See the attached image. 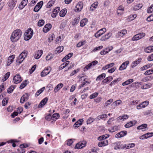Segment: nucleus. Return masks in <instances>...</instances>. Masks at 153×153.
<instances>
[{"mask_svg": "<svg viewBox=\"0 0 153 153\" xmlns=\"http://www.w3.org/2000/svg\"><path fill=\"white\" fill-rule=\"evenodd\" d=\"M22 32L19 29H16L13 31L11 35L10 39L12 42H17L20 39Z\"/></svg>", "mask_w": 153, "mask_h": 153, "instance_id": "f257e3e1", "label": "nucleus"}, {"mask_svg": "<svg viewBox=\"0 0 153 153\" xmlns=\"http://www.w3.org/2000/svg\"><path fill=\"white\" fill-rule=\"evenodd\" d=\"M33 35V30L29 28L25 31L24 34V39L25 40L28 41L32 37Z\"/></svg>", "mask_w": 153, "mask_h": 153, "instance_id": "f03ea898", "label": "nucleus"}, {"mask_svg": "<svg viewBox=\"0 0 153 153\" xmlns=\"http://www.w3.org/2000/svg\"><path fill=\"white\" fill-rule=\"evenodd\" d=\"M27 51H23L20 53L16 60V62L18 64H21L27 56Z\"/></svg>", "mask_w": 153, "mask_h": 153, "instance_id": "7ed1b4c3", "label": "nucleus"}, {"mask_svg": "<svg viewBox=\"0 0 153 153\" xmlns=\"http://www.w3.org/2000/svg\"><path fill=\"white\" fill-rule=\"evenodd\" d=\"M145 36V33H141L135 35L132 38V40L133 41L138 40Z\"/></svg>", "mask_w": 153, "mask_h": 153, "instance_id": "20e7f679", "label": "nucleus"}, {"mask_svg": "<svg viewBox=\"0 0 153 153\" xmlns=\"http://www.w3.org/2000/svg\"><path fill=\"white\" fill-rule=\"evenodd\" d=\"M51 70V68L50 66L45 68L41 73V76L42 77L45 76L50 73Z\"/></svg>", "mask_w": 153, "mask_h": 153, "instance_id": "39448f33", "label": "nucleus"}, {"mask_svg": "<svg viewBox=\"0 0 153 153\" xmlns=\"http://www.w3.org/2000/svg\"><path fill=\"white\" fill-rule=\"evenodd\" d=\"M106 31L105 28L101 29L95 33L94 36L96 38H98L102 35Z\"/></svg>", "mask_w": 153, "mask_h": 153, "instance_id": "423d86ee", "label": "nucleus"}, {"mask_svg": "<svg viewBox=\"0 0 153 153\" xmlns=\"http://www.w3.org/2000/svg\"><path fill=\"white\" fill-rule=\"evenodd\" d=\"M83 7V4L82 2H78L76 5L75 10L76 12H79L81 11Z\"/></svg>", "mask_w": 153, "mask_h": 153, "instance_id": "0eeeda50", "label": "nucleus"}, {"mask_svg": "<svg viewBox=\"0 0 153 153\" xmlns=\"http://www.w3.org/2000/svg\"><path fill=\"white\" fill-rule=\"evenodd\" d=\"M127 30L125 29L123 30L119 31L116 34V36L117 38L123 36L125 35L126 34Z\"/></svg>", "mask_w": 153, "mask_h": 153, "instance_id": "6e6552de", "label": "nucleus"}, {"mask_svg": "<svg viewBox=\"0 0 153 153\" xmlns=\"http://www.w3.org/2000/svg\"><path fill=\"white\" fill-rule=\"evenodd\" d=\"M30 95L28 93H25L21 97L20 102L21 103H23L25 101H27L29 99Z\"/></svg>", "mask_w": 153, "mask_h": 153, "instance_id": "1a4fd4ad", "label": "nucleus"}, {"mask_svg": "<svg viewBox=\"0 0 153 153\" xmlns=\"http://www.w3.org/2000/svg\"><path fill=\"white\" fill-rule=\"evenodd\" d=\"M13 80L15 84L20 83L22 81L21 77L19 74L16 75L13 77Z\"/></svg>", "mask_w": 153, "mask_h": 153, "instance_id": "9d476101", "label": "nucleus"}, {"mask_svg": "<svg viewBox=\"0 0 153 153\" xmlns=\"http://www.w3.org/2000/svg\"><path fill=\"white\" fill-rule=\"evenodd\" d=\"M43 3V2L42 1H40L38 3L34 9V11L35 12H38L42 7Z\"/></svg>", "mask_w": 153, "mask_h": 153, "instance_id": "9b49d317", "label": "nucleus"}, {"mask_svg": "<svg viewBox=\"0 0 153 153\" xmlns=\"http://www.w3.org/2000/svg\"><path fill=\"white\" fill-rule=\"evenodd\" d=\"M86 143L85 141L80 142L76 145L75 148L77 149L82 148L85 146Z\"/></svg>", "mask_w": 153, "mask_h": 153, "instance_id": "f8f14e48", "label": "nucleus"}, {"mask_svg": "<svg viewBox=\"0 0 153 153\" xmlns=\"http://www.w3.org/2000/svg\"><path fill=\"white\" fill-rule=\"evenodd\" d=\"M28 1V0H23L19 5V9H22L27 5Z\"/></svg>", "mask_w": 153, "mask_h": 153, "instance_id": "ddd939ff", "label": "nucleus"}, {"mask_svg": "<svg viewBox=\"0 0 153 153\" xmlns=\"http://www.w3.org/2000/svg\"><path fill=\"white\" fill-rule=\"evenodd\" d=\"M127 132L126 131H123L118 133L115 135V137L117 138H121L124 137L127 134Z\"/></svg>", "mask_w": 153, "mask_h": 153, "instance_id": "4468645a", "label": "nucleus"}, {"mask_svg": "<svg viewBox=\"0 0 153 153\" xmlns=\"http://www.w3.org/2000/svg\"><path fill=\"white\" fill-rule=\"evenodd\" d=\"M129 63V62L128 61H127L123 62L120 67L119 70L120 71H122L125 69Z\"/></svg>", "mask_w": 153, "mask_h": 153, "instance_id": "2eb2a0df", "label": "nucleus"}, {"mask_svg": "<svg viewBox=\"0 0 153 153\" xmlns=\"http://www.w3.org/2000/svg\"><path fill=\"white\" fill-rule=\"evenodd\" d=\"M15 55H13L10 56L8 58V60L7 63L6 64V65L9 66L13 62L15 58Z\"/></svg>", "mask_w": 153, "mask_h": 153, "instance_id": "dca6fc26", "label": "nucleus"}, {"mask_svg": "<svg viewBox=\"0 0 153 153\" xmlns=\"http://www.w3.org/2000/svg\"><path fill=\"white\" fill-rule=\"evenodd\" d=\"M43 51L42 50H39L35 52L34 57L36 59H38L40 57Z\"/></svg>", "mask_w": 153, "mask_h": 153, "instance_id": "f3484780", "label": "nucleus"}, {"mask_svg": "<svg viewBox=\"0 0 153 153\" xmlns=\"http://www.w3.org/2000/svg\"><path fill=\"white\" fill-rule=\"evenodd\" d=\"M60 10V7H56L53 11V13L51 14V16L53 18L56 17L59 11Z\"/></svg>", "mask_w": 153, "mask_h": 153, "instance_id": "a211bd4d", "label": "nucleus"}, {"mask_svg": "<svg viewBox=\"0 0 153 153\" xmlns=\"http://www.w3.org/2000/svg\"><path fill=\"white\" fill-rule=\"evenodd\" d=\"M48 98L47 97H46L43 99L39 103L38 105V108H40L43 107L44 105L45 104L47 103L48 101Z\"/></svg>", "mask_w": 153, "mask_h": 153, "instance_id": "6ab92c4d", "label": "nucleus"}, {"mask_svg": "<svg viewBox=\"0 0 153 153\" xmlns=\"http://www.w3.org/2000/svg\"><path fill=\"white\" fill-rule=\"evenodd\" d=\"M113 79L112 76H110L106 77L105 79L103 80L102 82V84L104 85L106 83L109 82L111 81H112Z\"/></svg>", "mask_w": 153, "mask_h": 153, "instance_id": "aec40b11", "label": "nucleus"}, {"mask_svg": "<svg viewBox=\"0 0 153 153\" xmlns=\"http://www.w3.org/2000/svg\"><path fill=\"white\" fill-rule=\"evenodd\" d=\"M108 144V140H105L99 142L98 145L99 147H101L107 145Z\"/></svg>", "mask_w": 153, "mask_h": 153, "instance_id": "412c9836", "label": "nucleus"}, {"mask_svg": "<svg viewBox=\"0 0 153 153\" xmlns=\"http://www.w3.org/2000/svg\"><path fill=\"white\" fill-rule=\"evenodd\" d=\"M51 25L50 24L46 25L43 28V31L45 33H47L51 28Z\"/></svg>", "mask_w": 153, "mask_h": 153, "instance_id": "4be33fe9", "label": "nucleus"}, {"mask_svg": "<svg viewBox=\"0 0 153 153\" xmlns=\"http://www.w3.org/2000/svg\"><path fill=\"white\" fill-rule=\"evenodd\" d=\"M120 142H117L114 143L115 145L116 146L114 147V149H124L123 147V145H121Z\"/></svg>", "mask_w": 153, "mask_h": 153, "instance_id": "5701e85b", "label": "nucleus"}, {"mask_svg": "<svg viewBox=\"0 0 153 153\" xmlns=\"http://www.w3.org/2000/svg\"><path fill=\"white\" fill-rule=\"evenodd\" d=\"M111 33H108L105 35L102 36L100 40L102 41H104L109 39L111 36Z\"/></svg>", "mask_w": 153, "mask_h": 153, "instance_id": "b1692460", "label": "nucleus"}, {"mask_svg": "<svg viewBox=\"0 0 153 153\" xmlns=\"http://www.w3.org/2000/svg\"><path fill=\"white\" fill-rule=\"evenodd\" d=\"M137 123L136 120L133 121H131L129 122L126 123L125 126L126 128H128L133 126L134 125H135Z\"/></svg>", "mask_w": 153, "mask_h": 153, "instance_id": "393cba45", "label": "nucleus"}, {"mask_svg": "<svg viewBox=\"0 0 153 153\" xmlns=\"http://www.w3.org/2000/svg\"><path fill=\"white\" fill-rule=\"evenodd\" d=\"M141 60V59L140 58L134 61L132 63L131 66L132 68H134L139 64Z\"/></svg>", "mask_w": 153, "mask_h": 153, "instance_id": "a878e982", "label": "nucleus"}, {"mask_svg": "<svg viewBox=\"0 0 153 153\" xmlns=\"http://www.w3.org/2000/svg\"><path fill=\"white\" fill-rule=\"evenodd\" d=\"M129 116L127 114H123L118 117L117 120H119L124 121L125 120L127 119L128 118Z\"/></svg>", "mask_w": 153, "mask_h": 153, "instance_id": "bb28decb", "label": "nucleus"}, {"mask_svg": "<svg viewBox=\"0 0 153 153\" xmlns=\"http://www.w3.org/2000/svg\"><path fill=\"white\" fill-rule=\"evenodd\" d=\"M16 2V0H12L9 2L8 5L11 9H13L15 7Z\"/></svg>", "mask_w": 153, "mask_h": 153, "instance_id": "cd10ccee", "label": "nucleus"}, {"mask_svg": "<svg viewBox=\"0 0 153 153\" xmlns=\"http://www.w3.org/2000/svg\"><path fill=\"white\" fill-rule=\"evenodd\" d=\"M147 125L146 124H142L137 128L138 130H142V131H144L145 130V129L147 128Z\"/></svg>", "mask_w": 153, "mask_h": 153, "instance_id": "c85d7f7f", "label": "nucleus"}, {"mask_svg": "<svg viewBox=\"0 0 153 153\" xmlns=\"http://www.w3.org/2000/svg\"><path fill=\"white\" fill-rule=\"evenodd\" d=\"M83 120L82 119H80L78 120L76 122L74 125V127L75 128H77L80 125H81Z\"/></svg>", "mask_w": 153, "mask_h": 153, "instance_id": "c756f323", "label": "nucleus"}, {"mask_svg": "<svg viewBox=\"0 0 153 153\" xmlns=\"http://www.w3.org/2000/svg\"><path fill=\"white\" fill-rule=\"evenodd\" d=\"M98 2H95L92 4L91 6L90 10L91 11H93L95 9H96L98 5Z\"/></svg>", "mask_w": 153, "mask_h": 153, "instance_id": "7c9ffc66", "label": "nucleus"}, {"mask_svg": "<svg viewBox=\"0 0 153 153\" xmlns=\"http://www.w3.org/2000/svg\"><path fill=\"white\" fill-rule=\"evenodd\" d=\"M135 145V144L134 143H131L128 144H127L123 145V147L124 149H129L131 148L134 147Z\"/></svg>", "mask_w": 153, "mask_h": 153, "instance_id": "2f4dec72", "label": "nucleus"}, {"mask_svg": "<svg viewBox=\"0 0 153 153\" xmlns=\"http://www.w3.org/2000/svg\"><path fill=\"white\" fill-rule=\"evenodd\" d=\"M63 85L62 83L58 84L55 88L54 91L55 93H56L63 86Z\"/></svg>", "mask_w": 153, "mask_h": 153, "instance_id": "473e14b6", "label": "nucleus"}, {"mask_svg": "<svg viewBox=\"0 0 153 153\" xmlns=\"http://www.w3.org/2000/svg\"><path fill=\"white\" fill-rule=\"evenodd\" d=\"M73 54L72 53H69L62 59V62H65L66 61L71 57Z\"/></svg>", "mask_w": 153, "mask_h": 153, "instance_id": "72a5a7b5", "label": "nucleus"}, {"mask_svg": "<svg viewBox=\"0 0 153 153\" xmlns=\"http://www.w3.org/2000/svg\"><path fill=\"white\" fill-rule=\"evenodd\" d=\"M124 11L123 7L122 6H120L117 9V13L118 16L121 15Z\"/></svg>", "mask_w": 153, "mask_h": 153, "instance_id": "f704fd0d", "label": "nucleus"}, {"mask_svg": "<svg viewBox=\"0 0 153 153\" xmlns=\"http://www.w3.org/2000/svg\"><path fill=\"white\" fill-rule=\"evenodd\" d=\"M64 47L62 46H60L58 47L56 49L55 51V54H59L63 50Z\"/></svg>", "mask_w": 153, "mask_h": 153, "instance_id": "c9c22d12", "label": "nucleus"}, {"mask_svg": "<svg viewBox=\"0 0 153 153\" xmlns=\"http://www.w3.org/2000/svg\"><path fill=\"white\" fill-rule=\"evenodd\" d=\"M105 77V74L102 73V74L99 75L96 79L97 81L98 82L101 80Z\"/></svg>", "mask_w": 153, "mask_h": 153, "instance_id": "e433bc0d", "label": "nucleus"}, {"mask_svg": "<svg viewBox=\"0 0 153 153\" xmlns=\"http://www.w3.org/2000/svg\"><path fill=\"white\" fill-rule=\"evenodd\" d=\"M136 17V14H134L128 16L127 19L128 22H130L134 20Z\"/></svg>", "mask_w": 153, "mask_h": 153, "instance_id": "4c0bfd02", "label": "nucleus"}, {"mask_svg": "<svg viewBox=\"0 0 153 153\" xmlns=\"http://www.w3.org/2000/svg\"><path fill=\"white\" fill-rule=\"evenodd\" d=\"M122 79L121 78L119 77L117 78V79L114 80L113 81L111 82L109 84V85L111 86L113 85H115L116 83H117L119 81L121 80Z\"/></svg>", "mask_w": 153, "mask_h": 153, "instance_id": "58836bf2", "label": "nucleus"}, {"mask_svg": "<svg viewBox=\"0 0 153 153\" xmlns=\"http://www.w3.org/2000/svg\"><path fill=\"white\" fill-rule=\"evenodd\" d=\"M133 81L134 80L132 79H128L126 81H125V82L123 83L122 84V85L123 86H124L129 85V84L133 82Z\"/></svg>", "mask_w": 153, "mask_h": 153, "instance_id": "ea45409f", "label": "nucleus"}, {"mask_svg": "<svg viewBox=\"0 0 153 153\" xmlns=\"http://www.w3.org/2000/svg\"><path fill=\"white\" fill-rule=\"evenodd\" d=\"M109 135L107 134H106L103 135H102L98 137L97 139L99 140L103 141V140L107 138L108 137Z\"/></svg>", "mask_w": 153, "mask_h": 153, "instance_id": "a19ab883", "label": "nucleus"}, {"mask_svg": "<svg viewBox=\"0 0 153 153\" xmlns=\"http://www.w3.org/2000/svg\"><path fill=\"white\" fill-rule=\"evenodd\" d=\"M114 65V62L111 63L110 64H108L105 66H103L102 68L103 70H105L109 68L113 67Z\"/></svg>", "mask_w": 153, "mask_h": 153, "instance_id": "79ce46f5", "label": "nucleus"}, {"mask_svg": "<svg viewBox=\"0 0 153 153\" xmlns=\"http://www.w3.org/2000/svg\"><path fill=\"white\" fill-rule=\"evenodd\" d=\"M142 7V4L139 3L133 7V9L134 10H138L141 9Z\"/></svg>", "mask_w": 153, "mask_h": 153, "instance_id": "37998d69", "label": "nucleus"}, {"mask_svg": "<svg viewBox=\"0 0 153 153\" xmlns=\"http://www.w3.org/2000/svg\"><path fill=\"white\" fill-rule=\"evenodd\" d=\"M145 51L147 53H150L153 51V46H150L147 47L145 49Z\"/></svg>", "mask_w": 153, "mask_h": 153, "instance_id": "c03bdc74", "label": "nucleus"}, {"mask_svg": "<svg viewBox=\"0 0 153 153\" xmlns=\"http://www.w3.org/2000/svg\"><path fill=\"white\" fill-rule=\"evenodd\" d=\"M69 63L70 62L69 61H67L66 62H64L62 65H61L59 67V69L62 70L65 68L68 65Z\"/></svg>", "mask_w": 153, "mask_h": 153, "instance_id": "a18cd8bd", "label": "nucleus"}, {"mask_svg": "<svg viewBox=\"0 0 153 153\" xmlns=\"http://www.w3.org/2000/svg\"><path fill=\"white\" fill-rule=\"evenodd\" d=\"M152 85V84L151 83H149L143 85L141 87V88L143 89H147L151 88Z\"/></svg>", "mask_w": 153, "mask_h": 153, "instance_id": "49530a36", "label": "nucleus"}, {"mask_svg": "<svg viewBox=\"0 0 153 153\" xmlns=\"http://www.w3.org/2000/svg\"><path fill=\"white\" fill-rule=\"evenodd\" d=\"M67 10L66 9L62 10L59 12V15L61 17L64 16L66 13Z\"/></svg>", "mask_w": 153, "mask_h": 153, "instance_id": "de8ad7c7", "label": "nucleus"}, {"mask_svg": "<svg viewBox=\"0 0 153 153\" xmlns=\"http://www.w3.org/2000/svg\"><path fill=\"white\" fill-rule=\"evenodd\" d=\"M59 117V115L58 113L54 114L52 116V120L56 121Z\"/></svg>", "mask_w": 153, "mask_h": 153, "instance_id": "09e8293b", "label": "nucleus"}, {"mask_svg": "<svg viewBox=\"0 0 153 153\" xmlns=\"http://www.w3.org/2000/svg\"><path fill=\"white\" fill-rule=\"evenodd\" d=\"M152 66V65L151 64H148L141 67L140 70L141 71H143L150 68Z\"/></svg>", "mask_w": 153, "mask_h": 153, "instance_id": "8fccbe9b", "label": "nucleus"}, {"mask_svg": "<svg viewBox=\"0 0 153 153\" xmlns=\"http://www.w3.org/2000/svg\"><path fill=\"white\" fill-rule=\"evenodd\" d=\"M27 80H25L20 85L19 88L21 89L23 88L27 84Z\"/></svg>", "mask_w": 153, "mask_h": 153, "instance_id": "3c124183", "label": "nucleus"}, {"mask_svg": "<svg viewBox=\"0 0 153 153\" xmlns=\"http://www.w3.org/2000/svg\"><path fill=\"white\" fill-rule=\"evenodd\" d=\"M45 89V87H43L42 88L40 89L39 90H38L35 94V95L36 96H39L40 94L42 93L43 91H44Z\"/></svg>", "mask_w": 153, "mask_h": 153, "instance_id": "603ef678", "label": "nucleus"}, {"mask_svg": "<svg viewBox=\"0 0 153 153\" xmlns=\"http://www.w3.org/2000/svg\"><path fill=\"white\" fill-rule=\"evenodd\" d=\"M107 117L106 114H103L98 116L97 117V119L99 120L103 118H106Z\"/></svg>", "mask_w": 153, "mask_h": 153, "instance_id": "864d4df0", "label": "nucleus"}, {"mask_svg": "<svg viewBox=\"0 0 153 153\" xmlns=\"http://www.w3.org/2000/svg\"><path fill=\"white\" fill-rule=\"evenodd\" d=\"M87 20L86 19H83L80 21V26L82 27L84 26L87 22Z\"/></svg>", "mask_w": 153, "mask_h": 153, "instance_id": "5fc2aeb1", "label": "nucleus"}, {"mask_svg": "<svg viewBox=\"0 0 153 153\" xmlns=\"http://www.w3.org/2000/svg\"><path fill=\"white\" fill-rule=\"evenodd\" d=\"M55 0H52L49 1L47 5V7L49 8L51 7L53 4V3L55 2Z\"/></svg>", "mask_w": 153, "mask_h": 153, "instance_id": "6e6d98bb", "label": "nucleus"}, {"mask_svg": "<svg viewBox=\"0 0 153 153\" xmlns=\"http://www.w3.org/2000/svg\"><path fill=\"white\" fill-rule=\"evenodd\" d=\"M113 101V99H110L109 100H108L107 102L105 103V105L104 106V107H106L108 105H110V104L112 103Z\"/></svg>", "mask_w": 153, "mask_h": 153, "instance_id": "4d7b16f0", "label": "nucleus"}, {"mask_svg": "<svg viewBox=\"0 0 153 153\" xmlns=\"http://www.w3.org/2000/svg\"><path fill=\"white\" fill-rule=\"evenodd\" d=\"M15 87L14 86L12 85L10 86L7 89V92L9 94H10L12 93Z\"/></svg>", "mask_w": 153, "mask_h": 153, "instance_id": "13d9d810", "label": "nucleus"}, {"mask_svg": "<svg viewBox=\"0 0 153 153\" xmlns=\"http://www.w3.org/2000/svg\"><path fill=\"white\" fill-rule=\"evenodd\" d=\"M95 120V119L92 117H90L87 121V124H90L91 123L93 122Z\"/></svg>", "mask_w": 153, "mask_h": 153, "instance_id": "bf43d9fd", "label": "nucleus"}, {"mask_svg": "<svg viewBox=\"0 0 153 153\" xmlns=\"http://www.w3.org/2000/svg\"><path fill=\"white\" fill-rule=\"evenodd\" d=\"M117 126H115L111 128H110L108 130L110 132H113L117 130Z\"/></svg>", "mask_w": 153, "mask_h": 153, "instance_id": "052dcab7", "label": "nucleus"}, {"mask_svg": "<svg viewBox=\"0 0 153 153\" xmlns=\"http://www.w3.org/2000/svg\"><path fill=\"white\" fill-rule=\"evenodd\" d=\"M10 74V73L9 72H8L4 75V79H3L2 80L3 81H6L9 77Z\"/></svg>", "mask_w": 153, "mask_h": 153, "instance_id": "680f3d73", "label": "nucleus"}, {"mask_svg": "<svg viewBox=\"0 0 153 153\" xmlns=\"http://www.w3.org/2000/svg\"><path fill=\"white\" fill-rule=\"evenodd\" d=\"M98 93L97 92H95L93 93L90 95L89 98L90 99H93L96 97L98 95Z\"/></svg>", "mask_w": 153, "mask_h": 153, "instance_id": "e2e57ef3", "label": "nucleus"}, {"mask_svg": "<svg viewBox=\"0 0 153 153\" xmlns=\"http://www.w3.org/2000/svg\"><path fill=\"white\" fill-rule=\"evenodd\" d=\"M149 103V102L148 101H146L142 102L141 103L142 108H144L146 107Z\"/></svg>", "mask_w": 153, "mask_h": 153, "instance_id": "0e129e2a", "label": "nucleus"}, {"mask_svg": "<svg viewBox=\"0 0 153 153\" xmlns=\"http://www.w3.org/2000/svg\"><path fill=\"white\" fill-rule=\"evenodd\" d=\"M67 25V22L66 21H63L60 25V28H64Z\"/></svg>", "mask_w": 153, "mask_h": 153, "instance_id": "69168bd1", "label": "nucleus"}, {"mask_svg": "<svg viewBox=\"0 0 153 153\" xmlns=\"http://www.w3.org/2000/svg\"><path fill=\"white\" fill-rule=\"evenodd\" d=\"M8 101V99L6 98H4L2 101V105L3 106H5L7 103Z\"/></svg>", "mask_w": 153, "mask_h": 153, "instance_id": "338daca9", "label": "nucleus"}, {"mask_svg": "<svg viewBox=\"0 0 153 153\" xmlns=\"http://www.w3.org/2000/svg\"><path fill=\"white\" fill-rule=\"evenodd\" d=\"M79 22V19H78L75 18L73 21L72 22V24L73 25H77V24Z\"/></svg>", "mask_w": 153, "mask_h": 153, "instance_id": "774afa93", "label": "nucleus"}]
</instances>
